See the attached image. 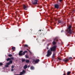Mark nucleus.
I'll use <instances>...</instances> for the list:
<instances>
[{
	"mask_svg": "<svg viewBox=\"0 0 75 75\" xmlns=\"http://www.w3.org/2000/svg\"><path fill=\"white\" fill-rule=\"evenodd\" d=\"M55 53H53V55L52 56V59H54V57H55Z\"/></svg>",
	"mask_w": 75,
	"mask_h": 75,
	"instance_id": "nucleus-10",
	"label": "nucleus"
},
{
	"mask_svg": "<svg viewBox=\"0 0 75 75\" xmlns=\"http://www.w3.org/2000/svg\"><path fill=\"white\" fill-rule=\"evenodd\" d=\"M22 52H23V51L21 50L20 51L19 53V55H20V56L21 55H24V53H22Z\"/></svg>",
	"mask_w": 75,
	"mask_h": 75,
	"instance_id": "nucleus-5",
	"label": "nucleus"
},
{
	"mask_svg": "<svg viewBox=\"0 0 75 75\" xmlns=\"http://www.w3.org/2000/svg\"><path fill=\"white\" fill-rule=\"evenodd\" d=\"M38 2V0H35L34 2H32V3L33 4H37Z\"/></svg>",
	"mask_w": 75,
	"mask_h": 75,
	"instance_id": "nucleus-6",
	"label": "nucleus"
},
{
	"mask_svg": "<svg viewBox=\"0 0 75 75\" xmlns=\"http://www.w3.org/2000/svg\"><path fill=\"white\" fill-rule=\"evenodd\" d=\"M39 31H41V30H40Z\"/></svg>",
	"mask_w": 75,
	"mask_h": 75,
	"instance_id": "nucleus-35",
	"label": "nucleus"
},
{
	"mask_svg": "<svg viewBox=\"0 0 75 75\" xmlns=\"http://www.w3.org/2000/svg\"><path fill=\"white\" fill-rule=\"evenodd\" d=\"M72 57H70L69 58V59H72Z\"/></svg>",
	"mask_w": 75,
	"mask_h": 75,
	"instance_id": "nucleus-25",
	"label": "nucleus"
},
{
	"mask_svg": "<svg viewBox=\"0 0 75 75\" xmlns=\"http://www.w3.org/2000/svg\"><path fill=\"white\" fill-rule=\"evenodd\" d=\"M23 7L24 9V10H27V6H25V5H23Z\"/></svg>",
	"mask_w": 75,
	"mask_h": 75,
	"instance_id": "nucleus-9",
	"label": "nucleus"
},
{
	"mask_svg": "<svg viewBox=\"0 0 75 75\" xmlns=\"http://www.w3.org/2000/svg\"><path fill=\"white\" fill-rule=\"evenodd\" d=\"M30 69H34V67H30Z\"/></svg>",
	"mask_w": 75,
	"mask_h": 75,
	"instance_id": "nucleus-16",
	"label": "nucleus"
},
{
	"mask_svg": "<svg viewBox=\"0 0 75 75\" xmlns=\"http://www.w3.org/2000/svg\"><path fill=\"white\" fill-rule=\"evenodd\" d=\"M10 59H11H11H12V60L14 59V58H13V57L11 58H10Z\"/></svg>",
	"mask_w": 75,
	"mask_h": 75,
	"instance_id": "nucleus-26",
	"label": "nucleus"
},
{
	"mask_svg": "<svg viewBox=\"0 0 75 75\" xmlns=\"http://www.w3.org/2000/svg\"><path fill=\"white\" fill-rule=\"evenodd\" d=\"M25 52H27V51H25L24 52H23V54L24 53V55H25Z\"/></svg>",
	"mask_w": 75,
	"mask_h": 75,
	"instance_id": "nucleus-24",
	"label": "nucleus"
},
{
	"mask_svg": "<svg viewBox=\"0 0 75 75\" xmlns=\"http://www.w3.org/2000/svg\"><path fill=\"white\" fill-rule=\"evenodd\" d=\"M59 60H61V59L60 58H59Z\"/></svg>",
	"mask_w": 75,
	"mask_h": 75,
	"instance_id": "nucleus-32",
	"label": "nucleus"
},
{
	"mask_svg": "<svg viewBox=\"0 0 75 75\" xmlns=\"http://www.w3.org/2000/svg\"><path fill=\"white\" fill-rule=\"evenodd\" d=\"M27 50H28V51H29V52L30 53V54H31V51H30L28 49H27Z\"/></svg>",
	"mask_w": 75,
	"mask_h": 75,
	"instance_id": "nucleus-27",
	"label": "nucleus"
},
{
	"mask_svg": "<svg viewBox=\"0 0 75 75\" xmlns=\"http://www.w3.org/2000/svg\"><path fill=\"white\" fill-rule=\"evenodd\" d=\"M25 61L26 63H28L30 62V60H26Z\"/></svg>",
	"mask_w": 75,
	"mask_h": 75,
	"instance_id": "nucleus-13",
	"label": "nucleus"
},
{
	"mask_svg": "<svg viewBox=\"0 0 75 75\" xmlns=\"http://www.w3.org/2000/svg\"><path fill=\"white\" fill-rule=\"evenodd\" d=\"M13 63V61L11 60L9 61V63L10 64H12Z\"/></svg>",
	"mask_w": 75,
	"mask_h": 75,
	"instance_id": "nucleus-17",
	"label": "nucleus"
},
{
	"mask_svg": "<svg viewBox=\"0 0 75 75\" xmlns=\"http://www.w3.org/2000/svg\"><path fill=\"white\" fill-rule=\"evenodd\" d=\"M11 68H14V66H11Z\"/></svg>",
	"mask_w": 75,
	"mask_h": 75,
	"instance_id": "nucleus-29",
	"label": "nucleus"
},
{
	"mask_svg": "<svg viewBox=\"0 0 75 75\" xmlns=\"http://www.w3.org/2000/svg\"><path fill=\"white\" fill-rule=\"evenodd\" d=\"M65 59L63 60V61H64V62H67L68 61H69V59Z\"/></svg>",
	"mask_w": 75,
	"mask_h": 75,
	"instance_id": "nucleus-11",
	"label": "nucleus"
},
{
	"mask_svg": "<svg viewBox=\"0 0 75 75\" xmlns=\"http://www.w3.org/2000/svg\"><path fill=\"white\" fill-rule=\"evenodd\" d=\"M0 65L1 66V65H3V63L1 62L0 63Z\"/></svg>",
	"mask_w": 75,
	"mask_h": 75,
	"instance_id": "nucleus-23",
	"label": "nucleus"
},
{
	"mask_svg": "<svg viewBox=\"0 0 75 75\" xmlns=\"http://www.w3.org/2000/svg\"><path fill=\"white\" fill-rule=\"evenodd\" d=\"M39 61H40V60L39 59H36L35 60L33 59L32 62L33 63H34V62H35V63H38Z\"/></svg>",
	"mask_w": 75,
	"mask_h": 75,
	"instance_id": "nucleus-3",
	"label": "nucleus"
},
{
	"mask_svg": "<svg viewBox=\"0 0 75 75\" xmlns=\"http://www.w3.org/2000/svg\"><path fill=\"white\" fill-rule=\"evenodd\" d=\"M58 23H61V21H59Z\"/></svg>",
	"mask_w": 75,
	"mask_h": 75,
	"instance_id": "nucleus-28",
	"label": "nucleus"
},
{
	"mask_svg": "<svg viewBox=\"0 0 75 75\" xmlns=\"http://www.w3.org/2000/svg\"><path fill=\"white\" fill-rule=\"evenodd\" d=\"M71 25H70L69 28H68V31L69 33L70 34H71L72 33V31H71Z\"/></svg>",
	"mask_w": 75,
	"mask_h": 75,
	"instance_id": "nucleus-2",
	"label": "nucleus"
},
{
	"mask_svg": "<svg viewBox=\"0 0 75 75\" xmlns=\"http://www.w3.org/2000/svg\"><path fill=\"white\" fill-rule=\"evenodd\" d=\"M54 6L55 8L57 9H58V8H59V5L56 4L54 5Z\"/></svg>",
	"mask_w": 75,
	"mask_h": 75,
	"instance_id": "nucleus-8",
	"label": "nucleus"
},
{
	"mask_svg": "<svg viewBox=\"0 0 75 75\" xmlns=\"http://www.w3.org/2000/svg\"><path fill=\"white\" fill-rule=\"evenodd\" d=\"M60 2H61V1H62V0H59Z\"/></svg>",
	"mask_w": 75,
	"mask_h": 75,
	"instance_id": "nucleus-31",
	"label": "nucleus"
},
{
	"mask_svg": "<svg viewBox=\"0 0 75 75\" xmlns=\"http://www.w3.org/2000/svg\"><path fill=\"white\" fill-rule=\"evenodd\" d=\"M47 49H48V48H47Z\"/></svg>",
	"mask_w": 75,
	"mask_h": 75,
	"instance_id": "nucleus-36",
	"label": "nucleus"
},
{
	"mask_svg": "<svg viewBox=\"0 0 75 75\" xmlns=\"http://www.w3.org/2000/svg\"><path fill=\"white\" fill-rule=\"evenodd\" d=\"M11 70L12 71H13L14 70L13 69H11Z\"/></svg>",
	"mask_w": 75,
	"mask_h": 75,
	"instance_id": "nucleus-30",
	"label": "nucleus"
},
{
	"mask_svg": "<svg viewBox=\"0 0 75 75\" xmlns=\"http://www.w3.org/2000/svg\"><path fill=\"white\" fill-rule=\"evenodd\" d=\"M28 45H24V47H28Z\"/></svg>",
	"mask_w": 75,
	"mask_h": 75,
	"instance_id": "nucleus-21",
	"label": "nucleus"
},
{
	"mask_svg": "<svg viewBox=\"0 0 75 75\" xmlns=\"http://www.w3.org/2000/svg\"><path fill=\"white\" fill-rule=\"evenodd\" d=\"M27 68V65H25L24 66L23 68H24V69H26Z\"/></svg>",
	"mask_w": 75,
	"mask_h": 75,
	"instance_id": "nucleus-12",
	"label": "nucleus"
},
{
	"mask_svg": "<svg viewBox=\"0 0 75 75\" xmlns=\"http://www.w3.org/2000/svg\"><path fill=\"white\" fill-rule=\"evenodd\" d=\"M63 75H65V73H64Z\"/></svg>",
	"mask_w": 75,
	"mask_h": 75,
	"instance_id": "nucleus-34",
	"label": "nucleus"
},
{
	"mask_svg": "<svg viewBox=\"0 0 75 75\" xmlns=\"http://www.w3.org/2000/svg\"><path fill=\"white\" fill-rule=\"evenodd\" d=\"M62 31H64V30H62L61 31V33H62Z\"/></svg>",
	"mask_w": 75,
	"mask_h": 75,
	"instance_id": "nucleus-33",
	"label": "nucleus"
},
{
	"mask_svg": "<svg viewBox=\"0 0 75 75\" xmlns=\"http://www.w3.org/2000/svg\"><path fill=\"white\" fill-rule=\"evenodd\" d=\"M12 50H13V51H15V50H16V48L15 47H13L11 48Z\"/></svg>",
	"mask_w": 75,
	"mask_h": 75,
	"instance_id": "nucleus-14",
	"label": "nucleus"
},
{
	"mask_svg": "<svg viewBox=\"0 0 75 75\" xmlns=\"http://www.w3.org/2000/svg\"><path fill=\"white\" fill-rule=\"evenodd\" d=\"M57 37L55 38L54 40V41L52 43L53 45H55V44H56V43H57L56 42H55V41H57Z\"/></svg>",
	"mask_w": 75,
	"mask_h": 75,
	"instance_id": "nucleus-4",
	"label": "nucleus"
},
{
	"mask_svg": "<svg viewBox=\"0 0 75 75\" xmlns=\"http://www.w3.org/2000/svg\"><path fill=\"white\" fill-rule=\"evenodd\" d=\"M10 60H11V59L10 58H8L6 59V61H10Z\"/></svg>",
	"mask_w": 75,
	"mask_h": 75,
	"instance_id": "nucleus-15",
	"label": "nucleus"
},
{
	"mask_svg": "<svg viewBox=\"0 0 75 75\" xmlns=\"http://www.w3.org/2000/svg\"><path fill=\"white\" fill-rule=\"evenodd\" d=\"M25 61V59H22V62H24V61Z\"/></svg>",
	"mask_w": 75,
	"mask_h": 75,
	"instance_id": "nucleus-22",
	"label": "nucleus"
},
{
	"mask_svg": "<svg viewBox=\"0 0 75 75\" xmlns=\"http://www.w3.org/2000/svg\"><path fill=\"white\" fill-rule=\"evenodd\" d=\"M8 56L9 57H12V55L11 54H9L8 55Z\"/></svg>",
	"mask_w": 75,
	"mask_h": 75,
	"instance_id": "nucleus-19",
	"label": "nucleus"
},
{
	"mask_svg": "<svg viewBox=\"0 0 75 75\" xmlns=\"http://www.w3.org/2000/svg\"><path fill=\"white\" fill-rule=\"evenodd\" d=\"M9 65H10V63L8 62L6 64V65L5 66L6 68H7V67H8Z\"/></svg>",
	"mask_w": 75,
	"mask_h": 75,
	"instance_id": "nucleus-7",
	"label": "nucleus"
},
{
	"mask_svg": "<svg viewBox=\"0 0 75 75\" xmlns=\"http://www.w3.org/2000/svg\"><path fill=\"white\" fill-rule=\"evenodd\" d=\"M71 74V72L70 71H69L67 73V75H69V74Z\"/></svg>",
	"mask_w": 75,
	"mask_h": 75,
	"instance_id": "nucleus-18",
	"label": "nucleus"
},
{
	"mask_svg": "<svg viewBox=\"0 0 75 75\" xmlns=\"http://www.w3.org/2000/svg\"><path fill=\"white\" fill-rule=\"evenodd\" d=\"M56 48H57V46H54L53 47L50 48V49L48 50L47 51V53L46 55L47 57H49L52 54V52L53 51H55L56 50Z\"/></svg>",
	"mask_w": 75,
	"mask_h": 75,
	"instance_id": "nucleus-1",
	"label": "nucleus"
},
{
	"mask_svg": "<svg viewBox=\"0 0 75 75\" xmlns=\"http://www.w3.org/2000/svg\"><path fill=\"white\" fill-rule=\"evenodd\" d=\"M25 56L26 58H28V55H26Z\"/></svg>",
	"mask_w": 75,
	"mask_h": 75,
	"instance_id": "nucleus-20",
	"label": "nucleus"
}]
</instances>
